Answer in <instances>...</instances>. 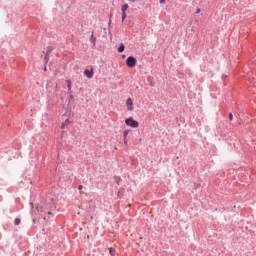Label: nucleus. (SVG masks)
Here are the masks:
<instances>
[{"label":"nucleus","mask_w":256,"mask_h":256,"mask_svg":"<svg viewBox=\"0 0 256 256\" xmlns=\"http://www.w3.org/2000/svg\"><path fill=\"white\" fill-rule=\"evenodd\" d=\"M125 124L128 127H132L133 129H137L139 127V122L137 120L133 119V117H129L125 120Z\"/></svg>","instance_id":"f257e3e1"},{"label":"nucleus","mask_w":256,"mask_h":256,"mask_svg":"<svg viewBox=\"0 0 256 256\" xmlns=\"http://www.w3.org/2000/svg\"><path fill=\"white\" fill-rule=\"evenodd\" d=\"M126 65L127 67H135V65H137V59L133 56H129L126 59Z\"/></svg>","instance_id":"f03ea898"},{"label":"nucleus","mask_w":256,"mask_h":256,"mask_svg":"<svg viewBox=\"0 0 256 256\" xmlns=\"http://www.w3.org/2000/svg\"><path fill=\"white\" fill-rule=\"evenodd\" d=\"M126 107L128 111H133L134 107H133V99L128 98L126 100Z\"/></svg>","instance_id":"7ed1b4c3"},{"label":"nucleus","mask_w":256,"mask_h":256,"mask_svg":"<svg viewBox=\"0 0 256 256\" xmlns=\"http://www.w3.org/2000/svg\"><path fill=\"white\" fill-rule=\"evenodd\" d=\"M84 75L88 78V79H93V68L89 69H85L84 70Z\"/></svg>","instance_id":"20e7f679"},{"label":"nucleus","mask_w":256,"mask_h":256,"mask_svg":"<svg viewBox=\"0 0 256 256\" xmlns=\"http://www.w3.org/2000/svg\"><path fill=\"white\" fill-rule=\"evenodd\" d=\"M127 135H129V130H124L123 132L124 145H128Z\"/></svg>","instance_id":"39448f33"},{"label":"nucleus","mask_w":256,"mask_h":256,"mask_svg":"<svg viewBox=\"0 0 256 256\" xmlns=\"http://www.w3.org/2000/svg\"><path fill=\"white\" fill-rule=\"evenodd\" d=\"M128 9H129V4H123L121 7L122 13H125V11H127Z\"/></svg>","instance_id":"423d86ee"},{"label":"nucleus","mask_w":256,"mask_h":256,"mask_svg":"<svg viewBox=\"0 0 256 256\" xmlns=\"http://www.w3.org/2000/svg\"><path fill=\"white\" fill-rule=\"evenodd\" d=\"M123 51H125V44H120L118 47V53H123Z\"/></svg>","instance_id":"0eeeda50"},{"label":"nucleus","mask_w":256,"mask_h":256,"mask_svg":"<svg viewBox=\"0 0 256 256\" xmlns=\"http://www.w3.org/2000/svg\"><path fill=\"white\" fill-rule=\"evenodd\" d=\"M69 123H71V122L69 121V119H66V120L62 123L61 129H64L66 125H69Z\"/></svg>","instance_id":"6e6552de"},{"label":"nucleus","mask_w":256,"mask_h":256,"mask_svg":"<svg viewBox=\"0 0 256 256\" xmlns=\"http://www.w3.org/2000/svg\"><path fill=\"white\" fill-rule=\"evenodd\" d=\"M90 41L95 45V41H97V38H95V36L92 34L90 37Z\"/></svg>","instance_id":"1a4fd4ad"},{"label":"nucleus","mask_w":256,"mask_h":256,"mask_svg":"<svg viewBox=\"0 0 256 256\" xmlns=\"http://www.w3.org/2000/svg\"><path fill=\"white\" fill-rule=\"evenodd\" d=\"M20 224H21V219L16 218V219L14 220V225H20Z\"/></svg>","instance_id":"9d476101"},{"label":"nucleus","mask_w":256,"mask_h":256,"mask_svg":"<svg viewBox=\"0 0 256 256\" xmlns=\"http://www.w3.org/2000/svg\"><path fill=\"white\" fill-rule=\"evenodd\" d=\"M67 87H68V91H71V80H67Z\"/></svg>","instance_id":"9b49d317"},{"label":"nucleus","mask_w":256,"mask_h":256,"mask_svg":"<svg viewBox=\"0 0 256 256\" xmlns=\"http://www.w3.org/2000/svg\"><path fill=\"white\" fill-rule=\"evenodd\" d=\"M125 19H127V13L122 12V21H124Z\"/></svg>","instance_id":"f8f14e48"},{"label":"nucleus","mask_w":256,"mask_h":256,"mask_svg":"<svg viewBox=\"0 0 256 256\" xmlns=\"http://www.w3.org/2000/svg\"><path fill=\"white\" fill-rule=\"evenodd\" d=\"M110 255H115V249L110 248Z\"/></svg>","instance_id":"ddd939ff"},{"label":"nucleus","mask_w":256,"mask_h":256,"mask_svg":"<svg viewBox=\"0 0 256 256\" xmlns=\"http://www.w3.org/2000/svg\"><path fill=\"white\" fill-rule=\"evenodd\" d=\"M229 121H233V113H229Z\"/></svg>","instance_id":"4468645a"},{"label":"nucleus","mask_w":256,"mask_h":256,"mask_svg":"<svg viewBox=\"0 0 256 256\" xmlns=\"http://www.w3.org/2000/svg\"><path fill=\"white\" fill-rule=\"evenodd\" d=\"M159 3H160L161 5H164L165 0H160Z\"/></svg>","instance_id":"2eb2a0df"},{"label":"nucleus","mask_w":256,"mask_h":256,"mask_svg":"<svg viewBox=\"0 0 256 256\" xmlns=\"http://www.w3.org/2000/svg\"><path fill=\"white\" fill-rule=\"evenodd\" d=\"M196 13H201V8H197Z\"/></svg>","instance_id":"dca6fc26"},{"label":"nucleus","mask_w":256,"mask_h":256,"mask_svg":"<svg viewBox=\"0 0 256 256\" xmlns=\"http://www.w3.org/2000/svg\"><path fill=\"white\" fill-rule=\"evenodd\" d=\"M78 189L81 191V189H83V185L78 186Z\"/></svg>","instance_id":"f3484780"},{"label":"nucleus","mask_w":256,"mask_h":256,"mask_svg":"<svg viewBox=\"0 0 256 256\" xmlns=\"http://www.w3.org/2000/svg\"><path fill=\"white\" fill-rule=\"evenodd\" d=\"M195 187L197 189V188L201 187V185L200 184H195Z\"/></svg>","instance_id":"a211bd4d"},{"label":"nucleus","mask_w":256,"mask_h":256,"mask_svg":"<svg viewBox=\"0 0 256 256\" xmlns=\"http://www.w3.org/2000/svg\"><path fill=\"white\" fill-rule=\"evenodd\" d=\"M128 1H130V3H135V1H137V0H128Z\"/></svg>","instance_id":"6ab92c4d"},{"label":"nucleus","mask_w":256,"mask_h":256,"mask_svg":"<svg viewBox=\"0 0 256 256\" xmlns=\"http://www.w3.org/2000/svg\"><path fill=\"white\" fill-rule=\"evenodd\" d=\"M70 99H73V95L70 96Z\"/></svg>","instance_id":"aec40b11"},{"label":"nucleus","mask_w":256,"mask_h":256,"mask_svg":"<svg viewBox=\"0 0 256 256\" xmlns=\"http://www.w3.org/2000/svg\"><path fill=\"white\" fill-rule=\"evenodd\" d=\"M50 51H51V49H50V50H48V53H50Z\"/></svg>","instance_id":"412c9836"}]
</instances>
